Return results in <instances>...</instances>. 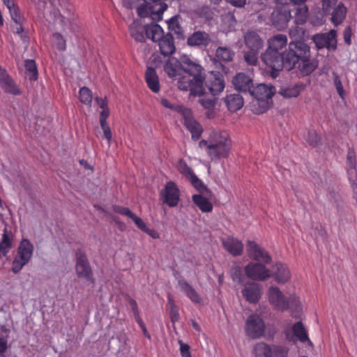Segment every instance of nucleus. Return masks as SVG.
Wrapping results in <instances>:
<instances>
[{"instance_id":"obj_1","label":"nucleus","mask_w":357,"mask_h":357,"mask_svg":"<svg viewBox=\"0 0 357 357\" xmlns=\"http://www.w3.org/2000/svg\"><path fill=\"white\" fill-rule=\"evenodd\" d=\"M164 70L172 79H177L178 88L190 92V95L199 96L204 92L203 68L188 55L182 54L180 60L169 58L164 65Z\"/></svg>"},{"instance_id":"obj_2","label":"nucleus","mask_w":357,"mask_h":357,"mask_svg":"<svg viewBox=\"0 0 357 357\" xmlns=\"http://www.w3.org/2000/svg\"><path fill=\"white\" fill-rule=\"evenodd\" d=\"M199 146L204 150L210 160L218 162L229 156L231 141L226 131L213 130L206 139H202Z\"/></svg>"},{"instance_id":"obj_3","label":"nucleus","mask_w":357,"mask_h":357,"mask_svg":"<svg viewBox=\"0 0 357 357\" xmlns=\"http://www.w3.org/2000/svg\"><path fill=\"white\" fill-rule=\"evenodd\" d=\"M275 88L271 85L259 84L250 89V93L255 98L252 110L256 114L266 112L271 107V98L275 93Z\"/></svg>"},{"instance_id":"obj_4","label":"nucleus","mask_w":357,"mask_h":357,"mask_svg":"<svg viewBox=\"0 0 357 357\" xmlns=\"http://www.w3.org/2000/svg\"><path fill=\"white\" fill-rule=\"evenodd\" d=\"M245 50L243 58L247 64L257 66L259 63V53L264 47V40L255 31H248L243 36Z\"/></svg>"},{"instance_id":"obj_5","label":"nucleus","mask_w":357,"mask_h":357,"mask_svg":"<svg viewBox=\"0 0 357 357\" xmlns=\"http://www.w3.org/2000/svg\"><path fill=\"white\" fill-rule=\"evenodd\" d=\"M308 57H310V47L307 44L301 40L291 41L284 54L285 66L291 70L298 62Z\"/></svg>"},{"instance_id":"obj_6","label":"nucleus","mask_w":357,"mask_h":357,"mask_svg":"<svg viewBox=\"0 0 357 357\" xmlns=\"http://www.w3.org/2000/svg\"><path fill=\"white\" fill-rule=\"evenodd\" d=\"M144 1L145 4L139 6L137 9L138 15L141 17H149L154 21L161 20L163 13L167 8V5L163 2V0H144Z\"/></svg>"},{"instance_id":"obj_7","label":"nucleus","mask_w":357,"mask_h":357,"mask_svg":"<svg viewBox=\"0 0 357 357\" xmlns=\"http://www.w3.org/2000/svg\"><path fill=\"white\" fill-rule=\"evenodd\" d=\"M33 245L28 239L23 238L18 246L17 254L12 263V271L19 273L32 257Z\"/></svg>"},{"instance_id":"obj_8","label":"nucleus","mask_w":357,"mask_h":357,"mask_svg":"<svg viewBox=\"0 0 357 357\" xmlns=\"http://www.w3.org/2000/svg\"><path fill=\"white\" fill-rule=\"evenodd\" d=\"M282 0H275L277 6L271 14L273 25L278 30H283L287 27L291 18V9L288 4H282Z\"/></svg>"},{"instance_id":"obj_9","label":"nucleus","mask_w":357,"mask_h":357,"mask_svg":"<svg viewBox=\"0 0 357 357\" xmlns=\"http://www.w3.org/2000/svg\"><path fill=\"white\" fill-rule=\"evenodd\" d=\"M254 351L255 357H287L289 349L284 346L259 342L255 345Z\"/></svg>"},{"instance_id":"obj_10","label":"nucleus","mask_w":357,"mask_h":357,"mask_svg":"<svg viewBox=\"0 0 357 357\" xmlns=\"http://www.w3.org/2000/svg\"><path fill=\"white\" fill-rule=\"evenodd\" d=\"M267 298L268 303L275 310L284 312L289 308L287 297L278 287L271 286L269 287L267 292Z\"/></svg>"},{"instance_id":"obj_11","label":"nucleus","mask_w":357,"mask_h":357,"mask_svg":"<svg viewBox=\"0 0 357 357\" xmlns=\"http://www.w3.org/2000/svg\"><path fill=\"white\" fill-rule=\"evenodd\" d=\"M266 326L263 319L258 314L250 315L245 326L246 334L252 339L261 337L265 331Z\"/></svg>"},{"instance_id":"obj_12","label":"nucleus","mask_w":357,"mask_h":357,"mask_svg":"<svg viewBox=\"0 0 357 357\" xmlns=\"http://www.w3.org/2000/svg\"><path fill=\"white\" fill-rule=\"evenodd\" d=\"M160 200L169 207L176 206L180 201V190L174 181H168L160 194Z\"/></svg>"},{"instance_id":"obj_13","label":"nucleus","mask_w":357,"mask_h":357,"mask_svg":"<svg viewBox=\"0 0 357 357\" xmlns=\"http://www.w3.org/2000/svg\"><path fill=\"white\" fill-rule=\"evenodd\" d=\"M266 264L250 262L245 267L248 278L258 281H264L272 276V271L266 268Z\"/></svg>"},{"instance_id":"obj_14","label":"nucleus","mask_w":357,"mask_h":357,"mask_svg":"<svg viewBox=\"0 0 357 357\" xmlns=\"http://www.w3.org/2000/svg\"><path fill=\"white\" fill-rule=\"evenodd\" d=\"M312 40L318 49L326 47L328 50H335L337 48V32L334 29L328 33L315 34Z\"/></svg>"},{"instance_id":"obj_15","label":"nucleus","mask_w":357,"mask_h":357,"mask_svg":"<svg viewBox=\"0 0 357 357\" xmlns=\"http://www.w3.org/2000/svg\"><path fill=\"white\" fill-rule=\"evenodd\" d=\"M76 273L78 278L93 283V273L86 255L79 250L76 253Z\"/></svg>"},{"instance_id":"obj_16","label":"nucleus","mask_w":357,"mask_h":357,"mask_svg":"<svg viewBox=\"0 0 357 357\" xmlns=\"http://www.w3.org/2000/svg\"><path fill=\"white\" fill-rule=\"evenodd\" d=\"M262 61L274 71H280L285 66L284 54L266 49L261 56Z\"/></svg>"},{"instance_id":"obj_17","label":"nucleus","mask_w":357,"mask_h":357,"mask_svg":"<svg viewBox=\"0 0 357 357\" xmlns=\"http://www.w3.org/2000/svg\"><path fill=\"white\" fill-rule=\"evenodd\" d=\"M247 252L250 258L257 263L269 264L271 262L272 258L270 254L255 241H248Z\"/></svg>"},{"instance_id":"obj_18","label":"nucleus","mask_w":357,"mask_h":357,"mask_svg":"<svg viewBox=\"0 0 357 357\" xmlns=\"http://www.w3.org/2000/svg\"><path fill=\"white\" fill-rule=\"evenodd\" d=\"M243 298L250 303H257L261 298L262 291L261 286L254 282L245 283L242 289Z\"/></svg>"},{"instance_id":"obj_19","label":"nucleus","mask_w":357,"mask_h":357,"mask_svg":"<svg viewBox=\"0 0 357 357\" xmlns=\"http://www.w3.org/2000/svg\"><path fill=\"white\" fill-rule=\"evenodd\" d=\"M184 119V125L192 135V137L197 139L203 132L202 126L192 116L190 109H187L182 114Z\"/></svg>"},{"instance_id":"obj_20","label":"nucleus","mask_w":357,"mask_h":357,"mask_svg":"<svg viewBox=\"0 0 357 357\" xmlns=\"http://www.w3.org/2000/svg\"><path fill=\"white\" fill-rule=\"evenodd\" d=\"M206 85L213 96L219 94L225 89L222 75L218 72H211L206 81Z\"/></svg>"},{"instance_id":"obj_21","label":"nucleus","mask_w":357,"mask_h":357,"mask_svg":"<svg viewBox=\"0 0 357 357\" xmlns=\"http://www.w3.org/2000/svg\"><path fill=\"white\" fill-rule=\"evenodd\" d=\"M232 83L235 89L241 92H250L253 86L252 79L244 73H237L234 77Z\"/></svg>"},{"instance_id":"obj_22","label":"nucleus","mask_w":357,"mask_h":357,"mask_svg":"<svg viewBox=\"0 0 357 357\" xmlns=\"http://www.w3.org/2000/svg\"><path fill=\"white\" fill-rule=\"evenodd\" d=\"M224 248L233 256L241 255L243 250L242 242L233 236H228L222 239Z\"/></svg>"},{"instance_id":"obj_23","label":"nucleus","mask_w":357,"mask_h":357,"mask_svg":"<svg viewBox=\"0 0 357 357\" xmlns=\"http://www.w3.org/2000/svg\"><path fill=\"white\" fill-rule=\"evenodd\" d=\"M272 276L278 283L284 284L290 279L291 273L286 264L280 262L273 266Z\"/></svg>"},{"instance_id":"obj_24","label":"nucleus","mask_w":357,"mask_h":357,"mask_svg":"<svg viewBox=\"0 0 357 357\" xmlns=\"http://www.w3.org/2000/svg\"><path fill=\"white\" fill-rule=\"evenodd\" d=\"M178 284L180 289L193 303H202V299L199 294L185 279H179L178 281Z\"/></svg>"},{"instance_id":"obj_25","label":"nucleus","mask_w":357,"mask_h":357,"mask_svg":"<svg viewBox=\"0 0 357 357\" xmlns=\"http://www.w3.org/2000/svg\"><path fill=\"white\" fill-rule=\"evenodd\" d=\"M287 37L284 34H277L268 40V49L274 52H282L285 54L283 51L287 45Z\"/></svg>"},{"instance_id":"obj_26","label":"nucleus","mask_w":357,"mask_h":357,"mask_svg":"<svg viewBox=\"0 0 357 357\" xmlns=\"http://www.w3.org/2000/svg\"><path fill=\"white\" fill-rule=\"evenodd\" d=\"M145 80L149 89L153 93L160 91V85L155 70L148 66L145 73Z\"/></svg>"},{"instance_id":"obj_27","label":"nucleus","mask_w":357,"mask_h":357,"mask_svg":"<svg viewBox=\"0 0 357 357\" xmlns=\"http://www.w3.org/2000/svg\"><path fill=\"white\" fill-rule=\"evenodd\" d=\"M292 331L301 342L305 344L310 349L313 347V344L308 337L307 331L301 321H298L292 326Z\"/></svg>"},{"instance_id":"obj_28","label":"nucleus","mask_w":357,"mask_h":357,"mask_svg":"<svg viewBox=\"0 0 357 357\" xmlns=\"http://www.w3.org/2000/svg\"><path fill=\"white\" fill-rule=\"evenodd\" d=\"M210 42L209 35L204 31H196L188 38L190 46H206Z\"/></svg>"},{"instance_id":"obj_29","label":"nucleus","mask_w":357,"mask_h":357,"mask_svg":"<svg viewBox=\"0 0 357 357\" xmlns=\"http://www.w3.org/2000/svg\"><path fill=\"white\" fill-rule=\"evenodd\" d=\"M318 66V61L310 59V57L303 59L297 63L296 66L303 76L311 74Z\"/></svg>"},{"instance_id":"obj_30","label":"nucleus","mask_w":357,"mask_h":357,"mask_svg":"<svg viewBox=\"0 0 357 357\" xmlns=\"http://www.w3.org/2000/svg\"><path fill=\"white\" fill-rule=\"evenodd\" d=\"M225 102L228 109L233 112L241 109L244 104L243 98L238 93L227 95L225 97Z\"/></svg>"},{"instance_id":"obj_31","label":"nucleus","mask_w":357,"mask_h":357,"mask_svg":"<svg viewBox=\"0 0 357 357\" xmlns=\"http://www.w3.org/2000/svg\"><path fill=\"white\" fill-rule=\"evenodd\" d=\"M304 89L303 84L298 83L292 86L282 87L278 93L284 98H297Z\"/></svg>"},{"instance_id":"obj_32","label":"nucleus","mask_w":357,"mask_h":357,"mask_svg":"<svg viewBox=\"0 0 357 357\" xmlns=\"http://www.w3.org/2000/svg\"><path fill=\"white\" fill-rule=\"evenodd\" d=\"M160 52L164 56L171 55L175 52L174 38L171 35H166L158 41Z\"/></svg>"},{"instance_id":"obj_33","label":"nucleus","mask_w":357,"mask_h":357,"mask_svg":"<svg viewBox=\"0 0 357 357\" xmlns=\"http://www.w3.org/2000/svg\"><path fill=\"white\" fill-rule=\"evenodd\" d=\"M131 36L138 42H143L145 40L146 26H143L139 21H134L130 26Z\"/></svg>"},{"instance_id":"obj_34","label":"nucleus","mask_w":357,"mask_h":357,"mask_svg":"<svg viewBox=\"0 0 357 357\" xmlns=\"http://www.w3.org/2000/svg\"><path fill=\"white\" fill-rule=\"evenodd\" d=\"M347 9L342 3H340L334 8L331 13V22L334 26L341 24L346 18Z\"/></svg>"},{"instance_id":"obj_35","label":"nucleus","mask_w":357,"mask_h":357,"mask_svg":"<svg viewBox=\"0 0 357 357\" xmlns=\"http://www.w3.org/2000/svg\"><path fill=\"white\" fill-rule=\"evenodd\" d=\"M347 173L349 181L356 179V153L354 149H349L347 156Z\"/></svg>"},{"instance_id":"obj_36","label":"nucleus","mask_w":357,"mask_h":357,"mask_svg":"<svg viewBox=\"0 0 357 357\" xmlns=\"http://www.w3.org/2000/svg\"><path fill=\"white\" fill-rule=\"evenodd\" d=\"M146 36L153 41H159L164 36V31L157 24H151L146 26Z\"/></svg>"},{"instance_id":"obj_37","label":"nucleus","mask_w":357,"mask_h":357,"mask_svg":"<svg viewBox=\"0 0 357 357\" xmlns=\"http://www.w3.org/2000/svg\"><path fill=\"white\" fill-rule=\"evenodd\" d=\"M192 201L204 213H208L213 210V205L211 202L206 197H204L201 195H193Z\"/></svg>"},{"instance_id":"obj_38","label":"nucleus","mask_w":357,"mask_h":357,"mask_svg":"<svg viewBox=\"0 0 357 357\" xmlns=\"http://www.w3.org/2000/svg\"><path fill=\"white\" fill-rule=\"evenodd\" d=\"M222 26L224 31H230L235 28L236 20L233 13L229 12L221 15Z\"/></svg>"},{"instance_id":"obj_39","label":"nucleus","mask_w":357,"mask_h":357,"mask_svg":"<svg viewBox=\"0 0 357 357\" xmlns=\"http://www.w3.org/2000/svg\"><path fill=\"white\" fill-rule=\"evenodd\" d=\"M13 241V235L11 232L4 230L2 234V239L0 243V252L6 255L8 253Z\"/></svg>"},{"instance_id":"obj_40","label":"nucleus","mask_w":357,"mask_h":357,"mask_svg":"<svg viewBox=\"0 0 357 357\" xmlns=\"http://www.w3.org/2000/svg\"><path fill=\"white\" fill-rule=\"evenodd\" d=\"M96 101L102 109L100 113V123H105L109 116L107 100L106 98H96Z\"/></svg>"},{"instance_id":"obj_41","label":"nucleus","mask_w":357,"mask_h":357,"mask_svg":"<svg viewBox=\"0 0 357 357\" xmlns=\"http://www.w3.org/2000/svg\"><path fill=\"white\" fill-rule=\"evenodd\" d=\"M308 16V8L306 5H300L296 10L294 22L296 24H303Z\"/></svg>"},{"instance_id":"obj_42","label":"nucleus","mask_w":357,"mask_h":357,"mask_svg":"<svg viewBox=\"0 0 357 357\" xmlns=\"http://www.w3.org/2000/svg\"><path fill=\"white\" fill-rule=\"evenodd\" d=\"M215 54L219 60L227 62L232 60L234 52L227 47H219Z\"/></svg>"},{"instance_id":"obj_43","label":"nucleus","mask_w":357,"mask_h":357,"mask_svg":"<svg viewBox=\"0 0 357 357\" xmlns=\"http://www.w3.org/2000/svg\"><path fill=\"white\" fill-rule=\"evenodd\" d=\"M26 75L30 80H36L38 77V70L36 62L33 59H27L24 63Z\"/></svg>"},{"instance_id":"obj_44","label":"nucleus","mask_w":357,"mask_h":357,"mask_svg":"<svg viewBox=\"0 0 357 357\" xmlns=\"http://www.w3.org/2000/svg\"><path fill=\"white\" fill-rule=\"evenodd\" d=\"M305 142L311 146L315 147L320 142L321 137L314 130H308L303 134Z\"/></svg>"},{"instance_id":"obj_45","label":"nucleus","mask_w":357,"mask_h":357,"mask_svg":"<svg viewBox=\"0 0 357 357\" xmlns=\"http://www.w3.org/2000/svg\"><path fill=\"white\" fill-rule=\"evenodd\" d=\"M92 93L87 87H82L79 90L80 101L87 105H90L92 102Z\"/></svg>"},{"instance_id":"obj_46","label":"nucleus","mask_w":357,"mask_h":357,"mask_svg":"<svg viewBox=\"0 0 357 357\" xmlns=\"http://www.w3.org/2000/svg\"><path fill=\"white\" fill-rule=\"evenodd\" d=\"M287 299L289 303V310L292 311H299L301 310V301L298 296L291 294L287 297Z\"/></svg>"},{"instance_id":"obj_47","label":"nucleus","mask_w":357,"mask_h":357,"mask_svg":"<svg viewBox=\"0 0 357 357\" xmlns=\"http://www.w3.org/2000/svg\"><path fill=\"white\" fill-rule=\"evenodd\" d=\"M52 40L54 45L60 51H64L66 49V43L63 37L59 33H55L52 36Z\"/></svg>"},{"instance_id":"obj_48","label":"nucleus","mask_w":357,"mask_h":357,"mask_svg":"<svg viewBox=\"0 0 357 357\" xmlns=\"http://www.w3.org/2000/svg\"><path fill=\"white\" fill-rule=\"evenodd\" d=\"M8 9L9 10L11 19L13 20V22L17 25L22 24L23 22V17L20 14L19 8L16 5H14Z\"/></svg>"},{"instance_id":"obj_49","label":"nucleus","mask_w":357,"mask_h":357,"mask_svg":"<svg viewBox=\"0 0 357 357\" xmlns=\"http://www.w3.org/2000/svg\"><path fill=\"white\" fill-rule=\"evenodd\" d=\"M177 169L178 172L184 175L186 178H188L192 175L194 172L191 167L182 159H180L177 163Z\"/></svg>"},{"instance_id":"obj_50","label":"nucleus","mask_w":357,"mask_h":357,"mask_svg":"<svg viewBox=\"0 0 357 357\" xmlns=\"http://www.w3.org/2000/svg\"><path fill=\"white\" fill-rule=\"evenodd\" d=\"M161 104L163 107H166V108H168V109H170L173 111H175L179 114H181V115L184 113V112L188 109V108H185L182 105H174L172 103H171L166 98H162L161 100Z\"/></svg>"},{"instance_id":"obj_51","label":"nucleus","mask_w":357,"mask_h":357,"mask_svg":"<svg viewBox=\"0 0 357 357\" xmlns=\"http://www.w3.org/2000/svg\"><path fill=\"white\" fill-rule=\"evenodd\" d=\"M168 305H169L171 320L172 322H176L179 319L178 308L171 298H168Z\"/></svg>"},{"instance_id":"obj_52","label":"nucleus","mask_w":357,"mask_h":357,"mask_svg":"<svg viewBox=\"0 0 357 357\" xmlns=\"http://www.w3.org/2000/svg\"><path fill=\"white\" fill-rule=\"evenodd\" d=\"M333 83L335 86L336 91L342 99H344L345 97V92L343 88V85L342 84L341 79L338 75H334L333 76Z\"/></svg>"},{"instance_id":"obj_53","label":"nucleus","mask_w":357,"mask_h":357,"mask_svg":"<svg viewBox=\"0 0 357 357\" xmlns=\"http://www.w3.org/2000/svg\"><path fill=\"white\" fill-rule=\"evenodd\" d=\"M169 29L174 31L175 33H178L181 30V27L178 23V19L176 16L172 17L167 21Z\"/></svg>"},{"instance_id":"obj_54","label":"nucleus","mask_w":357,"mask_h":357,"mask_svg":"<svg viewBox=\"0 0 357 357\" xmlns=\"http://www.w3.org/2000/svg\"><path fill=\"white\" fill-rule=\"evenodd\" d=\"M191 184L197 190H201L204 188V185L202 181L193 173L188 178H187Z\"/></svg>"},{"instance_id":"obj_55","label":"nucleus","mask_w":357,"mask_h":357,"mask_svg":"<svg viewBox=\"0 0 357 357\" xmlns=\"http://www.w3.org/2000/svg\"><path fill=\"white\" fill-rule=\"evenodd\" d=\"M100 124L103 131V137L107 139V144L109 146L112 139V134L111 129L107 123Z\"/></svg>"},{"instance_id":"obj_56","label":"nucleus","mask_w":357,"mask_h":357,"mask_svg":"<svg viewBox=\"0 0 357 357\" xmlns=\"http://www.w3.org/2000/svg\"><path fill=\"white\" fill-rule=\"evenodd\" d=\"M178 342L180 346L181 357H192L190 346L188 344L183 342L181 340H178Z\"/></svg>"},{"instance_id":"obj_57","label":"nucleus","mask_w":357,"mask_h":357,"mask_svg":"<svg viewBox=\"0 0 357 357\" xmlns=\"http://www.w3.org/2000/svg\"><path fill=\"white\" fill-rule=\"evenodd\" d=\"M113 211L117 213L131 218L134 214L128 208L115 205L113 206Z\"/></svg>"},{"instance_id":"obj_58","label":"nucleus","mask_w":357,"mask_h":357,"mask_svg":"<svg viewBox=\"0 0 357 357\" xmlns=\"http://www.w3.org/2000/svg\"><path fill=\"white\" fill-rule=\"evenodd\" d=\"M200 104L205 108V109H211L212 107H215L216 100L215 98H203L199 100Z\"/></svg>"},{"instance_id":"obj_59","label":"nucleus","mask_w":357,"mask_h":357,"mask_svg":"<svg viewBox=\"0 0 357 357\" xmlns=\"http://www.w3.org/2000/svg\"><path fill=\"white\" fill-rule=\"evenodd\" d=\"M130 218L133 220L136 226L143 231H144L145 229H146L147 226L146 223L143 221V220L141 218L137 216L135 213L132 215Z\"/></svg>"},{"instance_id":"obj_60","label":"nucleus","mask_w":357,"mask_h":357,"mask_svg":"<svg viewBox=\"0 0 357 357\" xmlns=\"http://www.w3.org/2000/svg\"><path fill=\"white\" fill-rule=\"evenodd\" d=\"M199 15L207 20L212 18V12L208 6L203 7L202 11L199 13Z\"/></svg>"},{"instance_id":"obj_61","label":"nucleus","mask_w":357,"mask_h":357,"mask_svg":"<svg viewBox=\"0 0 357 357\" xmlns=\"http://www.w3.org/2000/svg\"><path fill=\"white\" fill-rule=\"evenodd\" d=\"M130 307L132 308V312L134 314V316H135L136 320H138L139 318H140V317H139V311H138V308H137V304L136 301L131 299L130 301Z\"/></svg>"},{"instance_id":"obj_62","label":"nucleus","mask_w":357,"mask_h":357,"mask_svg":"<svg viewBox=\"0 0 357 357\" xmlns=\"http://www.w3.org/2000/svg\"><path fill=\"white\" fill-rule=\"evenodd\" d=\"M351 29L350 27H347L344 31V42L350 45L351 44Z\"/></svg>"},{"instance_id":"obj_63","label":"nucleus","mask_w":357,"mask_h":357,"mask_svg":"<svg viewBox=\"0 0 357 357\" xmlns=\"http://www.w3.org/2000/svg\"><path fill=\"white\" fill-rule=\"evenodd\" d=\"M337 0H323V10L326 12L333 4H335Z\"/></svg>"},{"instance_id":"obj_64","label":"nucleus","mask_w":357,"mask_h":357,"mask_svg":"<svg viewBox=\"0 0 357 357\" xmlns=\"http://www.w3.org/2000/svg\"><path fill=\"white\" fill-rule=\"evenodd\" d=\"M349 181L351 183V186L353 190L354 198L357 202V183L356 182V179H352L351 181Z\"/></svg>"}]
</instances>
